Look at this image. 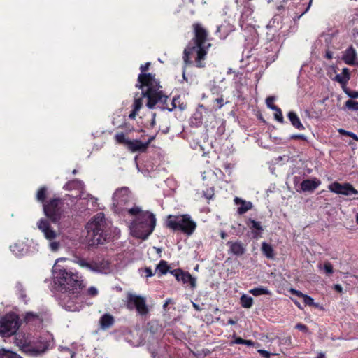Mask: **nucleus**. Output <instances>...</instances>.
I'll use <instances>...</instances> for the list:
<instances>
[{"label": "nucleus", "instance_id": "1", "mask_svg": "<svg viewBox=\"0 0 358 358\" xmlns=\"http://www.w3.org/2000/svg\"><path fill=\"white\" fill-rule=\"evenodd\" d=\"M130 199L128 188L117 189L113 195V209L115 213L123 215L132 236L145 240L155 228V215L148 210H143L138 206L128 208L127 204Z\"/></svg>", "mask_w": 358, "mask_h": 358}, {"label": "nucleus", "instance_id": "2", "mask_svg": "<svg viewBox=\"0 0 358 358\" xmlns=\"http://www.w3.org/2000/svg\"><path fill=\"white\" fill-rule=\"evenodd\" d=\"M66 258L57 259L52 267L54 282L59 287L62 294L60 298L62 306L69 311H79L83 306V280L78 273L67 271L62 268L59 262Z\"/></svg>", "mask_w": 358, "mask_h": 358}, {"label": "nucleus", "instance_id": "3", "mask_svg": "<svg viewBox=\"0 0 358 358\" xmlns=\"http://www.w3.org/2000/svg\"><path fill=\"white\" fill-rule=\"evenodd\" d=\"M150 65V62L141 66V73L138 76V83L136 87L141 89L142 94L141 96L134 97L133 103V110L129 115L130 119H134L138 115V112L142 108L143 99L146 97L148 102L146 106L149 108H152L157 103H165L168 96L164 95L162 90L159 81L155 78L154 75L145 73Z\"/></svg>", "mask_w": 358, "mask_h": 358}, {"label": "nucleus", "instance_id": "4", "mask_svg": "<svg viewBox=\"0 0 358 358\" xmlns=\"http://www.w3.org/2000/svg\"><path fill=\"white\" fill-rule=\"evenodd\" d=\"M194 37L184 50L183 59L186 64H194L198 68L206 65V58L210 43L207 41L206 31L199 24L194 25Z\"/></svg>", "mask_w": 358, "mask_h": 358}, {"label": "nucleus", "instance_id": "5", "mask_svg": "<svg viewBox=\"0 0 358 358\" xmlns=\"http://www.w3.org/2000/svg\"><path fill=\"white\" fill-rule=\"evenodd\" d=\"M52 336L46 334L45 338L37 341H32L29 335L18 333L15 336L14 343L23 352L30 355L43 352L49 346Z\"/></svg>", "mask_w": 358, "mask_h": 358}, {"label": "nucleus", "instance_id": "6", "mask_svg": "<svg viewBox=\"0 0 358 358\" xmlns=\"http://www.w3.org/2000/svg\"><path fill=\"white\" fill-rule=\"evenodd\" d=\"M166 226L174 230L180 231L187 236L192 235L196 229V223L189 215H170L166 218Z\"/></svg>", "mask_w": 358, "mask_h": 358}, {"label": "nucleus", "instance_id": "7", "mask_svg": "<svg viewBox=\"0 0 358 358\" xmlns=\"http://www.w3.org/2000/svg\"><path fill=\"white\" fill-rule=\"evenodd\" d=\"M106 220L103 214L95 215L86 225L87 237L92 244H102L104 238Z\"/></svg>", "mask_w": 358, "mask_h": 358}, {"label": "nucleus", "instance_id": "8", "mask_svg": "<svg viewBox=\"0 0 358 358\" xmlns=\"http://www.w3.org/2000/svg\"><path fill=\"white\" fill-rule=\"evenodd\" d=\"M38 229L43 234L44 238L48 241V248L52 252H57L61 247V242L57 240L59 233L56 231L50 225V222L41 218L37 222Z\"/></svg>", "mask_w": 358, "mask_h": 358}, {"label": "nucleus", "instance_id": "9", "mask_svg": "<svg viewBox=\"0 0 358 358\" xmlns=\"http://www.w3.org/2000/svg\"><path fill=\"white\" fill-rule=\"evenodd\" d=\"M74 262L80 267L87 268L92 272L107 274L112 271L110 263L106 259L87 262L84 259L77 258L74 260Z\"/></svg>", "mask_w": 358, "mask_h": 358}, {"label": "nucleus", "instance_id": "10", "mask_svg": "<svg viewBox=\"0 0 358 358\" xmlns=\"http://www.w3.org/2000/svg\"><path fill=\"white\" fill-rule=\"evenodd\" d=\"M19 326L18 318L15 314L6 315L0 320V335L9 337L16 333Z\"/></svg>", "mask_w": 358, "mask_h": 358}, {"label": "nucleus", "instance_id": "11", "mask_svg": "<svg viewBox=\"0 0 358 358\" xmlns=\"http://www.w3.org/2000/svg\"><path fill=\"white\" fill-rule=\"evenodd\" d=\"M60 204L61 200L58 199H52L43 203V212L45 216L53 223H57L62 217Z\"/></svg>", "mask_w": 358, "mask_h": 358}, {"label": "nucleus", "instance_id": "12", "mask_svg": "<svg viewBox=\"0 0 358 358\" xmlns=\"http://www.w3.org/2000/svg\"><path fill=\"white\" fill-rule=\"evenodd\" d=\"M127 306L129 309H136L138 314L145 315L148 313V308L145 303V299L143 296L129 294L127 296Z\"/></svg>", "mask_w": 358, "mask_h": 358}, {"label": "nucleus", "instance_id": "13", "mask_svg": "<svg viewBox=\"0 0 358 358\" xmlns=\"http://www.w3.org/2000/svg\"><path fill=\"white\" fill-rule=\"evenodd\" d=\"M328 189L331 192L345 196L356 195L358 194V191L350 183L334 182L329 185Z\"/></svg>", "mask_w": 358, "mask_h": 358}, {"label": "nucleus", "instance_id": "14", "mask_svg": "<svg viewBox=\"0 0 358 358\" xmlns=\"http://www.w3.org/2000/svg\"><path fill=\"white\" fill-rule=\"evenodd\" d=\"M33 241L28 239L17 241L13 245H10V250L15 256H23L31 252L29 249Z\"/></svg>", "mask_w": 358, "mask_h": 358}, {"label": "nucleus", "instance_id": "15", "mask_svg": "<svg viewBox=\"0 0 358 358\" xmlns=\"http://www.w3.org/2000/svg\"><path fill=\"white\" fill-rule=\"evenodd\" d=\"M171 273L178 282H181L183 284H189L192 289L196 287V279L189 273L185 272L180 269H175L171 271Z\"/></svg>", "mask_w": 358, "mask_h": 358}, {"label": "nucleus", "instance_id": "16", "mask_svg": "<svg viewBox=\"0 0 358 358\" xmlns=\"http://www.w3.org/2000/svg\"><path fill=\"white\" fill-rule=\"evenodd\" d=\"M152 140V138L149 139L147 142L143 143L138 139H131L127 148L131 152H144L148 148Z\"/></svg>", "mask_w": 358, "mask_h": 358}, {"label": "nucleus", "instance_id": "17", "mask_svg": "<svg viewBox=\"0 0 358 358\" xmlns=\"http://www.w3.org/2000/svg\"><path fill=\"white\" fill-rule=\"evenodd\" d=\"M320 184L321 181L317 178L307 179L301 183V188L303 192H311L317 189Z\"/></svg>", "mask_w": 358, "mask_h": 358}, {"label": "nucleus", "instance_id": "18", "mask_svg": "<svg viewBox=\"0 0 358 358\" xmlns=\"http://www.w3.org/2000/svg\"><path fill=\"white\" fill-rule=\"evenodd\" d=\"M234 203L236 205L240 206L237 210L238 213L240 215L244 214L252 208V203L250 201H245L238 197L234 199Z\"/></svg>", "mask_w": 358, "mask_h": 358}, {"label": "nucleus", "instance_id": "19", "mask_svg": "<svg viewBox=\"0 0 358 358\" xmlns=\"http://www.w3.org/2000/svg\"><path fill=\"white\" fill-rule=\"evenodd\" d=\"M227 245L229 247V251L234 255L241 256L245 253V248L241 242H228Z\"/></svg>", "mask_w": 358, "mask_h": 358}, {"label": "nucleus", "instance_id": "20", "mask_svg": "<svg viewBox=\"0 0 358 358\" xmlns=\"http://www.w3.org/2000/svg\"><path fill=\"white\" fill-rule=\"evenodd\" d=\"M356 51L355 50L350 47L343 53V60L348 65H352L355 63Z\"/></svg>", "mask_w": 358, "mask_h": 358}, {"label": "nucleus", "instance_id": "21", "mask_svg": "<svg viewBox=\"0 0 358 358\" xmlns=\"http://www.w3.org/2000/svg\"><path fill=\"white\" fill-rule=\"evenodd\" d=\"M65 188L66 189H71L73 188H77L80 191L79 197L80 199H87V197L84 196V193L83 192V189L84 188V184L82 181L78 180H74L73 181L69 182L65 185Z\"/></svg>", "mask_w": 358, "mask_h": 358}, {"label": "nucleus", "instance_id": "22", "mask_svg": "<svg viewBox=\"0 0 358 358\" xmlns=\"http://www.w3.org/2000/svg\"><path fill=\"white\" fill-rule=\"evenodd\" d=\"M114 322V319L110 314H104L99 320V324L102 329L110 327Z\"/></svg>", "mask_w": 358, "mask_h": 358}, {"label": "nucleus", "instance_id": "23", "mask_svg": "<svg viewBox=\"0 0 358 358\" xmlns=\"http://www.w3.org/2000/svg\"><path fill=\"white\" fill-rule=\"evenodd\" d=\"M334 80L342 85H345L350 80L348 69L347 68H343L342 72L336 75Z\"/></svg>", "mask_w": 358, "mask_h": 358}, {"label": "nucleus", "instance_id": "24", "mask_svg": "<svg viewBox=\"0 0 358 358\" xmlns=\"http://www.w3.org/2000/svg\"><path fill=\"white\" fill-rule=\"evenodd\" d=\"M289 121L292 124L299 130H303L305 127L301 122V120L298 115L294 112H289L287 115Z\"/></svg>", "mask_w": 358, "mask_h": 358}, {"label": "nucleus", "instance_id": "25", "mask_svg": "<svg viewBox=\"0 0 358 358\" xmlns=\"http://www.w3.org/2000/svg\"><path fill=\"white\" fill-rule=\"evenodd\" d=\"M115 141L118 144L124 145L126 148L128 147L130 142V138L123 132H117L114 136Z\"/></svg>", "mask_w": 358, "mask_h": 358}, {"label": "nucleus", "instance_id": "26", "mask_svg": "<svg viewBox=\"0 0 358 358\" xmlns=\"http://www.w3.org/2000/svg\"><path fill=\"white\" fill-rule=\"evenodd\" d=\"M0 358H22L17 352L6 348H0Z\"/></svg>", "mask_w": 358, "mask_h": 358}, {"label": "nucleus", "instance_id": "27", "mask_svg": "<svg viewBox=\"0 0 358 358\" xmlns=\"http://www.w3.org/2000/svg\"><path fill=\"white\" fill-rule=\"evenodd\" d=\"M262 250L266 257L272 259L274 257L273 249L270 244L263 242L262 244Z\"/></svg>", "mask_w": 358, "mask_h": 358}, {"label": "nucleus", "instance_id": "28", "mask_svg": "<svg viewBox=\"0 0 358 358\" xmlns=\"http://www.w3.org/2000/svg\"><path fill=\"white\" fill-rule=\"evenodd\" d=\"M240 303L242 307L245 308H250L253 304V299L251 296L247 294H243L240 299Z\"/></svg>", "mask_w": 358, "mask_h": 358}, {"label": "nucleus", "instance_id": "29", "mask_svg": "<svg viewBox=\"0 0 358 358\" xmlns=\"http://www.w3.org/2000/svg\"><path fill=\"white\" fill-rule=\"evenodd\" d=\"M249 292L255 296H258L260 295L271 294V292L267 288L264 287H259L252 289L249 291Z\"/></svg>", "mask_w": 358, "mask_h": 358}, {"label": "nucleus", "instance_id": "30", "mask_svg": "<svg viewBox=\"0 0 358 358\" xmlns=\"http://www.w3.org/2000/svg\"><path fill=\"white\" fill-rule=\"evenodd\" d=\"M169 266L166 261L162 260L157 266V271L161 275L166 274L168 271Z\"/></svg>", "mask_w": 358, "mask_h": 358}, {"label": "nucleus", "instance_id": "31", "mask_svg": "<svg viewBox=\"0 0 358 358\" xmlns=\"http://www.w3.org/2000/svg\"><path fill=\"white\" fill-rule=\"evenodd\" d=\"M318 268L320 270L324 269L325 273L328 275H331L334 273L332 264L329 262H326L323 266L321 264H318Z\"/></svg>", "mask_w": 358, "mask_h": 358}, {"label": "nucleus", "instance_id": "32", "mask_svg": "<svg viewBox=\"0 0 358 358\" xmlns=\"http://www.w3.org/2000/svg\"><path fill=\"white\" fill-rule=\"evenodd\" d=\"M303 299V301L306 305L310 306H315V307H319V304L314 302V299L310 297V296L307 294H304L303 297L302 298Z\"/></svg>", "mask_w": 358, "mask_h": 358}, {"label": "nucleus", "instance_id": "33", "mask_svg": "<svg viewBox=\"0 0 358 358\" xmlns=\"http://www.w3.org/2000/svg\"><path fill=\"white\" fill-rule=\"evenodd\" d=\"M345 106L352 110L357 111L358 110V101L353 100H348L345 102Z\"/></svg>", "mask_w": 358, "mask_h": 358}, {"label": "nucleus", "instance_id": "34", "mask_svg": "<svg viewBox=\"0 0 358 358\" xmlns=\"http://www.w3.org/2000/svg\"><path fill=\"white\" fill-rule=\"evenodd\" d=\"M273 110L275 111V118L279 122H283V116L281 110L277 106H273Z\"/></svg>", "mask_w": 358, "mask_h": 358}, {"label": "nucleus", "instance_id": "35", "mask_svg": "<svg viewBox=\"0 0 358 358\" xmlns=\"http://www.w3.org/2000/svg\"><path fill=\"white\" fill-rule=\"evenodd\" d=\"M233 343L236 344H244L248 346H252L255 345L251 340H244L241 338H236Z\"/></svg>", "mask_w": 358, "mask_h": 358}, {"label": "nucleus", "instance_id": "36", "mask_svg": "<svg viewBox=\"0 0 358 358\" xmlns=\"http://www.w3.org/2000/svg\"><path fill=\"white\" fill-rule=\"evenodd\" d=\"M249 224H250V226L253 229H256V230H258V231H262L263 230L262 227L260 222H257L255 220L250 219L248 220V224L249 225Z\"/></svg>", "mask_w": 358, "mask_h": 358}, {"label": "nucleus", "instance_id": "37", "mask_svg": "<svg viewBox=\"0 0 358 358\" xmlns=\"http://www.w3.org/2000/svg\"><path fill=\"white\" fill-rule=\"evenodd\" d=\"M24 320L27 322H31L34 320H40L38 315L34 314L33 313H27L24 317Z\"/></svg>", "mask_w": 358, "mask_h": 358}, {"label": "nucleus", "instance_id": "38", "mask_svg": "<svg viewBox=\"0 0 358 358\" xmlns=\"http://www.w3.org/2000/svg\"><path fill=\"white\" fill-rule=\"evenodd\" d=\"M99 294V290L96 287L92 286L89 287L86 292L87 296L90 297H94Z\"/></svg>", "mask_w": 358, "mask_h": 358}, {"label": "nucleus", "instance_id": "39", "mask_svg": "<svg viewBox=\"0 0 358 358\" xmlns=\"http://www.w3.org/2000/svg\"><path fill=\"white\" fill-rule=\"evenodd\" d=\"M46 189L45 187L41 188L36 194V199L39 201H43L45 198Z\"/></svg>", "mask_w": 358, "mask_h": 358}, {"label": "nucleus", "instance_id": "40", "mask_svg": "<svg viewBox=\"0 0 358 358\" xmlns=\"http://www.w3.org/2000/svg\"><path fill=\"white\" fill-rule=\"evenodd\" d=\"M274 100H275L274 97L270 96V97H268L266 101L267 106L272 110H273V106H275L273 104Z\"/></svg>", "mask_w": 358, "mask_h": 358}, {"label": "nucleus", "instance_id": "41", "mask_svg": "<svg viewBox=\"0 0 358 358\" xmlns=\"http://www.w3.org/2000/svg\"><path fill=\"white\" fill-rule=\"evenodd\" d=\"M289 292L293 294H295L296 296L301 297V298H303L304 296V294H303L301 292L296 290L295 289H293V288H291L289 289Z\"/></svg>", "mask_w": 358, "mask_h": 358}, {"label": "nucleus", "instance_id": "42", "mask_svg": "<svg viewBox=\"0 0 358 358\" xmlns=\"http://www.w3.org/2000/svg\"><path fill=\"white\" fill-rule=\"evenodd\" d=\"M258 352L264 358H269L271 356V353L264 350H258Z\"/></svg>", "mask_w": 358, "mask_h": 358}, {"label": "nucleus", "instance_id": "43", "mask_svg": "<svg viewBox=\"0 0 358 358\" xmlns=\"http://www.w3.org/2000/svg\"><path fill=\"white\" fill-rule=\"evenodd\" d=\"M296 328L300 331H304V332H307L308 331V328L306 325L303 324H301V323H299L296 325Z\"/></svg>", "mask_w": 358, "mask_h": 358}, {"label": "nucleus", "instance_id": "44", "mask_svg": "<svg viewBox=\"0 0 358 358\" xmlns=\"http://www.w3.org/2000/svg\"><path fill=\"white\" fill-rule=\"evenodd\" d=\"M16 288H17V289L18 290V292H19V293H20V296H21L22 298L25 297V295H24V293H23V288H22V285H21V284H17V285H16Z\"/></svg>", "mask_w": 358, "mask_h": 358}, {"label": "nucleus", "instance_id": "45", "mask_svg": "<svg viewBox=\"0 0 358 358\" xmlns=\"http://www.w3.org/2000/svg\"><path fill=\"white\" fill-rule=\"evenodd\" d=\"M348 96L352 98V99H357L358 98V92L352 91L350 92H347Z\"/></svg>", "mask_w": 358, "mask_h": 358}, {"label": "nucleus", "instance_id": "46", "mask_svg": "<svg viewBox=\"0 0 358 358\" xmlns=\"http://www.w3.org/2000/svg\"><path fill=\"white\" fill-rule=\"evenodd\" d=\"M215 102L218 104L217 108H221L224 105V99L222 97L216 99Z\"/></svg>", "mask_w": 358, "mask_h": 358}, {"label": "nucleus", "instance_id": "47", "mask_svg": "<svg viewBox=\"0 0 358 358\" xmlns=\"http://www.w3.org/2000/svg\"><path fill=\"white\" fill-rule=\"evenodd\" d=\"M61 351H65V352H67L69 353L70 355V357L71 358H74L75 357V352L71 351L69 348H64V347H62L61 348Z\"/></svg>", "mask_w": 358, "mask_h": 358}, {"label": "nucleus", "instance_id": "48", "mask_svg": "<svg viewBox=\"0 0 358 358\" xmlns=\"http://www.w3.org/2000/svg\"><path fill=\"white\" fill-rule=\"evenodd\" d=\"M145 273L147 277H151L153 275V273L152 272V270L150 268H146L145 269Z\"/></svg>", "mask_w": 358, "mask_h": 358}, {"label": "nucleus", "instance_id": "49", "mask_svg": "<svg viewBox=\"0 0 358 358\" xmlns=\"http://www.w3.org/2000/svg\"><path fill=\"white\" fill-rule=\"evenodd\" d=\"M347 134L349 136L352 137L353 139H355L356 141H358V138L357 137V136L355 134L350 133V132H348Z\"/></svg>", "mask_w": 358, "mask_h": 358}, {"label": "nucleus", "instance_id": "50", "mask_svg": "<svg viewBox=\"0 0 358 358\" xmlns=\"http://www.w3.org/2000/svg\"><path fill=\"white\" fill-rule=\"evenodd\" d=\"M333 57L332 53L330 51H327L326 57L329 59H331Z\"/></svg>", "mask_w": 358, "mask_h": 358}, {"label": "nucleus", "instance_id": "51", "mask_svg": "<svg viewBox=\"0 0 358 358\" xmlns=\"http://www.w3.org/2000/svg\"><path fill=\"white\" fill-rule=\"evenodd\" d=\"M292 300L293 301V302L295 303V305L299 308V309H302V306H301V304L296 300L292 299Z\"/></svg>", "mask_w": 358, "mask_h": 358}, {"label": "nucleus", "instance_id": "52", "mask_svg": "<svg viewBox=\"0 0 358 358\" xmlns=\"http://www.w3.org/2000/svg\"><path fill=\"white\" fill-rule=\"evenodd\" d=\"M335 289L339 292H342V287L341 285H335Z\"/></svg>", "mask_w": 358, "mask_h": 358}, {"label": "nucleus", "instance_id": "53", "mask_svg": "<svg viewBox=\"0 0 358 358\" xmlns=\"http://www.w3.org/2000/svg\"><path fill=\"white\" fill-rule=\"evenodd\" d=\"M171 302V300L170 299H166L163 306L164 308H165Z\"/></svg>", "mask_w": 358, "mask_h": 358}, {"label": "nucleus", "instance_id": "54", "mask_svg": "<svg viewBox=\"0 0 358 358\" xmlns=\"http://www.w3.org/2000/svg\"><path fill=\"white\" fill-rule=\"evenodd\" d=\"M192 306L196 310H201L200 307L196 303H192Z\"/></svg>", "mask_w": 358, "mask_h": 358}, {"label": "nucleus", "instance_id": "55", "mask_svg": "<svg viewBox=\"0 0 358 358\" xmlns=\"http://www.w3.org/2000/svg\"><path fill=\"white\" fill-rule=\"evenodd\" d=\"M152 116H153V118H152L151 124H152V125H154L155 124V115L153 114Z\"/></svg>", "mask_w": 358, "mask_h": 358}, {"label": "nucleus", "instance_id": "56", "mask_svg": "<svg viewBox=\"0 0 358 358\" xmlns=\"http://www.w3.org/2000/svg\"><path fill=\"white\" fill-rule=\"evenodd\" d=\"M294 137L300 138H303V135H297V136H295Z\"/></svg>", "mask_w": 358, "mask_h": 358}, {"label": "nucleus", "instance_id": "57", "mask_svg": "<svg viewBox=\"0 0 358 358\" xmlns=\"http://www.w3.org/2000/svg\"><path fill=\"white\" fill-rule=\"evenodd\" d=\"M221 237H222V238H225V234H224V233H222V234H221Z\"/></svg>", "mask_w": 358, "mask_h": 358}, {"label": "nucleus", "instance_id": "58", "mask_svg": "<svg viewBox=\"0 0 358 358\" xmlns=\"http://www.w3.org/2000/svg\"><path fill=\"white\" fill-rule=\"evenodd\" d=\"M339 132H340V133H345V131L344 130H343V129H340V130H339ZM347 133H348V132H346V134H347Z\"/></svg>", "mask_w": 358, "mask_h": 358}, {"label": "nucleus", "instance_id": "59", "mask_svg": "<svg viewBox=\"0 0 358 358\" xmlns=\"http://www.w3.org/2000/svg\"><path fill=\"white\" fill-rule=\"evenodd\" d=\"M356 222L358 224V213L356 215Z\"/></svg>", "mask_w": 358, "mask_h": 358}, {"label": "nucleus", "instance_id": "60", "mask_svg": "<svg viewBox=\"0 0 358 358\" xmlns=\"http://www.w3.org/2000/svg\"><path fill=\"white\" fill-rule=\"evenodd\" d=\"M229 324H234V322L233 320H229Z\"/></svg>", "mask_w": 358, "mask_h": 358}, {"label": "nucleus", "instance_id": "61", "mask_svg": "<svg viewBox=\"0 0 358 358\" xmlns=\"http://www.w3.org/2000/svg\"><path fill=\"white\" fill-rule=\"evenodd\" d=\"M194 269H195L196 271H198V269H199V266L197 265V266L194 268Z\"/></svg>", "mask_w": 358, "mask_h": 358}, {"label": "nucleus", "instance_id": "62", "mask_svg": "<svg viewBox=\"0 0 358 358\" xmlns=\"http://www.w3.org/2000/svg\"><path fill=\"white\" fill-rule=\"evenodd\" d=\"M73 173H76V170H73Z\"/></svg>", "mask_w": 358, "mask_h": 358}]
</instances>
